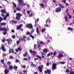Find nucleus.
Listing matches in <instances>:
<instances>
[{
  "label": "nucleus",
  "mask_w": 74,
  "mask_h": 74,
  "mask_svg": "<svg viewBox=\"0 0 74 74\" xmlns=\"http://www.w3.org/2000/svg\"><path fill=\"white\" fill-rule=\"evenodd\" d=\"M16 19L18 20V19H20L21 18L20 17H21L22 16V14H21L20 13H17L16 14Z\"/></svg>",
  "instance_id": "f257e3e1"
},
{
  "label": "nucleus",
  "mask_w": 74,
  "mask_h": 74,
  "mask_svg": "<svg viewBox=\"0 0 74 74\" xmlns=\"http://www.w3.org/2000/svg\"><path fill=\"white\" fill-rule=\"evenodd\" d=\"M26 27L28 28L29 29H33V26L32 25V23L30 24H27L26 25Z\"/></svg>",
  "instance_id": "f03ea898"
},
{
  "label": "nucleus",
  "mask_w": 74,
  "mask_h": 74,
  "mask_svg": "<svg viewBox=\"0 0 74 74\" xmlns=\"http://www.w3.org/2000/svg\"><path fill=\"white\" fill-rule=\"evenodd\" d=\"M62 11V9L59 7H58L56 8L55 11L57 13H59Z\"/></svg>",
  "instance_id": "7ed1b4c3"
},
{
  "label": "nucleus",
  "mask_w": 74,
  "mask_h": 74,
  "mask_svg": "<svg viewBox=\"0 0 74 74\" xmlns=\"http://www.w3.org/2000/svg\"><path fill=\"white\" fill-rule=\"evenodd\" d=\"M56 66L57 65L55 63H53L52 65V69L53 70H55L56 69H57V67H56Z\"/></svg>",
  "instance_id": "20e7f679"
},
{
  "label": "nucleus",
  "mask_w": 74,
  "mask_h": 74,
  "mask_svg": "<svg viewBox=\"0 0 74 74\" xmlns=\"http://www.w3.org/2000/svg\"><path fill=\"white\" fill-rule=\"evenodd\" d=\"M18 5H19V6L23 5V3H23V1L22 0H18Z\"/></svg>",
  "instance_id": "39448f33"
},
{
  "label": "nucleus",
  "mask_w": 74,
  "mask_h": 74,
  "mask_svg": "<svg viewBox=\"0 0 74 74\" xmlns=\"http://www.w3.org/2000/svg\"><path fill=\"white\" fill-rule=\"evenodd\" d=\"M0 31H1L2 32H3V31H4L5 32H6L7 31V29H6L5 27H3V28H2V27H0Z\"/></svg>",
  "instance_id": "423d86ee"
},
{
  "label": "nucleus",
  "mask_w": 74,
  "mask_h": 74,
  "mask_svg": "<svg viewBox=\"0 0 74 74\" xmlns=\"http://www.w3.org/2000/svg\"><path fill=\"white\" fill-rule=\"evenodd\" d=\"M1 49L3 51L5 52L6 51V49H5V45L4 44L2 45L1 46Z\"/></svg>",
  "instance_id": "0eeeda50"
},
{
  "label": "nucleus",
  "mask_w": 74,
  "mask_h": 74,
  "mask_svg": "<svg viewBox=\"0 0 74 74\" xmlns=\"http://www.w3.org/2000/svg\"><path fill=\"white\" fill-rule=\"evenodd\" d=\"M6 41H7V42H8V44H9V45H10V44L12 43V40L11 39H8L6 40Z\"/></svg>",
  "instance_id": "6e6552de"
},
{
  "label": "nucleus",
  "mask_w": 74,
  "mask_h": 74,
  "mask_svg": "<svg viewBox=\"0 0 74 74\" xmlns=\"http://www.w3.org/2000/svg\"><path fill=\"white\" fill-rule=\"evenodd\" d=\"M51 70H50L49 69H47V71H45V74L48 73L49 74H51Z\"/></svg>",
  "instance_id": "1a4fd4ad"
},
{
  "label": "nucleus",
  "mask_w": 74,
  "mask_h": 74,
  "mask_svg": "<svg viewBox=\"0 0 74 74\" xmlns=\"http://www.w3.org/2000/svg\"><path fill=\"white\" fill-rule=\"evenodd\" d=\"M22 27V24H20L19 26H18L16 27V29L17 30H19L20 29H21V27Z\"/></svg>",
  "instance_id": "9d476101"
},
{
  "label": "nucleus",
  "mask_w": 74,
  "mask_h": 74,
  "mask_svg": "<svg viewBox=\"0 0 74 74\" xmlns=\"http://www.w3.org/2000/svg\"><path fill=\"white\" fill-rule=\"evenodd\" d=\"M26 38V36H24L23 38H21V39H19V40H21V41H22V42H23V41H24V42H25L26 41V40H25V39Z\"/></svg>",
  "instance_id": "9b49d317"
},
{
  "label": "nucleus",
  "mask_w": 74,
  "mask_h": 74,
  "mask_svg": "<svg viewBox=\"0 0 74 74\" xmlns=\"http://www.w3.org/2000/svg\"><path fill=\"white\" fill-rule=\"evenodd\" d=\"M29 52L31 53H33V54L34 56L36 55V51H32V50H30Z\"/></svg>",
  "instance_id": "f8f14e48"
},
{
  "label": "nucleus",
  "mask_w": 74,
  "mask_h": 74,
  "mask_svg": "<svg viewBox=\"0 0 74 74\" xmlns=\"http://www.w3.org/2000/svg\"><path fill=\"white\" fill-rule=\"evenodd\" d=\"M59 5L60 7L59 8H60L61 9L62 8H64V6L63 5H62L61 4L59 3Z\"/></svg>",
  "instance_id": "ddd939ff"
},
{
  "label": "nucleus",
  "mask_w": 74,
  "mask_h": 74,
  "mask_svg": "<svg viewBox=\"0 0 74 74\" xmlns=\"http://www.w3.org/2000/svg\"><path fill=\"white\" fill-rule=\"evenodd\" d=\"M49 20V18H48L47 20L46 21V25H45V26H46L47 27H50L48 25V24L47 23V22H48V21Z\"/></svg>",
  "instance_id": "4468645a"
},
{
  "label": "nucleus",
  "mask_w": 74,
  "mask_h": 74,
  "mask_svg": "<svg viewBox=\"0 0 74 74\" xmlns=\"http://www.w3.org/2000/svg\"><path fill=\"white\" fill-rule=\"evenodd\" d=\"M38 69L40 72L41 73H42V68L41 67L39 66L38 67Z\"/></svg>",
  "instance_id": "2eb2a0df"
},
{
  "label": "nucleus",
  "mask_w": 74,
  "mask_h": 74,
  "mask_svg": "<svg viewBox=\"0 0 74 74\" xmlns=\"http://www.w3.org/2000/svg\"><path fill=\"white\" fill-rule=\"evenodd\" d=\"M39 5H40V7H41L42 8L43 7H45V5H44V4L43 3H41Z\"/></svg>",
  "instance_id": "dca6fc26"
},
{
  "label": "nucleus",
  "mask_w": 74,
  "mask_h": 74,
  "mask_svg": "<svg viewBox=\"0 0 74 74\" xmlns=\"http://www.w3.org/2000/svg\"><path fill=\"white\" fill-rule=\"evenodd\" d=\"M1 12L2 14H4L6 12V10H1Z\"/></svg>",
  "instance_id": "f3484780"
},
{
  "label": "nucleus",
  "mask_w": 74,
  "mask_h": 74,
  "mask_svg": "<svg viewBox=\"0 0 74 74\" xmlns=\"http://www.w3.org/2000/svg\"><path fill=\"white\" fill-rule=\"evenodd\" d=\"M58 58H62V57H63V55L62 54H60L58 55Z\"/></svg>",
  "instance_id": "a211bd4d"
},
{
  "label": "nucleus",
  "mask_w": 74,
  "mask_h": 74,
  "mask_svg": "<svg viewBox=\"0 0 74 74\" xmlns=\"http://www.w3.org/2000/svg\"><path fill=\"white\" fill-rule=\"evenodd\" d=\"M43 51L44 53L45 52L46 53H47V52H48V51L47 50V49H45L43 50Z\"/></svg>",
  "instance_id": "6ab92c4d"
},
{
  "label": "nucleus",
  "mask_w": 74,
  "mask_h": 74,
  "mask_svg": "<svg viewBox=\"0 0 74 74\" xmlns=\"http://www.w3.org/2000/svg\"><path fill=\"white\" fill-rule=\"evenodd\" d=\"M5 74H7V73H9V71H7V69H6L5 70Z\"/></svg>",
  "instance_id": "aec40b11"
},
{
  "label": "nucleus",
  "mask_w": 74,
  "mask_h": 74,
  "mask_svg": "<svg viewBox=\"0 0 74 74\" xmlns=\"http://www.w3.org/2000/svg\"><path fill=\"white\" fill-rule=\"evenodd\" d=\"M36 31L38 34L39 35V34H40V33H39V31L38 30V27L36 28Z\"/></svg>",
  "instance_id": "412c9836"
},
{
  "label": "nucleus",
  "mask_w": 74,
  "mask_h": 74,
  "mask_svg": "<svg viewBox=\"0 0 74 74\" xmlns=\"http://www.w3.org/2000/svg\"><path fill=\"white\" fill-rule=\"evenodd\" d=\"M16 11H21V8L19 7H17L16 8Z\"/></svg>",
  "instance_id": "4be33fe9"
},
{
  "label": "nucleus",
  "mask_w": 74,
  "mask_h": 74,
  "mask_svg": "<svg viewBox=\"0 0 74 74\" xmlns=\"http://www.w3.org/2000/svg\"><path fill=\"white\" fill-rule=\"evenodd\" d=\"M11 22H12V23H15V24L17 23V21H16L11 20Z\"/></svg>",
  "instance_id": "5701e85b"
},
{
  "label": "nucleus",
  "mask_w": 74,
  "mask_h": 74,
  "mask_svg": "<svg viewBox=\"0 0 74 74\" xmlns=\"http://www.w3.org/2000/svg\"><path fill=\"white\" fill-rule=\"evenodd\" d=\"M31 66H34V67H36V65L35 64H33V62H31Z\"/></svg>",
  "instance_id": "b1692460"
},
{
  "label": "nucleus",
  "mask_w": 74,
  "mask_h": 74,
  "mask_svg": "<svg viewBox=\"0 0 74 74\" xmlns=\"http://www.w3.org/2000/svg\"><path fill=\"white\" fill-rule=\"evenodd\" d=\"M12 53H14V54H15L16 55H17V53H16L14 52V49H12Z\"/></svg>",
  "instance_id": "393cba45"
},
{
  "label": "nucleus",
  "mask_w": 74,
  "mask_h": 74,
  "mask_svg": "<svg viewBox=\"0 0 74 74\" xmlns=\"http://www.w3.org/2000/svg\"><path fill=\"white\" fill-rule=\"evenodd\" d=\"M23 55L24 57H26L27 55V51H26L25 53Z\"/></svg>",
  "instance_id": "a878e982"
},
{
  "label": "nucleus",
  "mask_w": 74,
  "mask_h": 74,
  "mask_svg": "<svg viewBox=\"0 0 74 74\" xmlns=\"http://www.w3.org/2000/svg\"><path fill=\"white\" fill-rule=\"evenodd\" d=\"M1 26H3L4 25L5 26L6 25V23H1Z\"/></svg>",
  "instance_id": "bb28decb"
},
{
  "label": "nucleus",
  "mask_w": 74,
  "mask_h": 74,
  "mask_svg": "<svg viewBox=\"0 0 74 74\" xmlns=\"http://www.w3.org/2000/svg\"><path fill=\"white\" fill-rule=\"evenodd\" d=\"M68 30H70L71 32H72V31L73 30V29L72 28L69 27L68 28Z\"/></svg>",
  "instance_id": "cd10ccee"
},
{
  "label": "nucleus",
  "mask_w": 74,
  "mask_h": 74,
  "mask_svg": "<svg viewBox=\"0 0 74 74\" xmlns=\"http://www.w3.org/2000/svg\"><path fill=\"white\" fill-rule=\"evenodd\" d=\"M46 29L45 28H44V29H42L41 30V32H42V33H44L45 32V30Z\"/></svg>",
  "instance_id": "c85d7f7f"
},
{
  "label": "nucleus",
  "mask_w": 74,
  "mask_h": 74,
  "mask_svg": "<svg viewBox=\"0 0 74 74\" xmlns=\"http://www.w3.org/2000/svg\"><path fill=\"white\" fill-rule=\"evenodd\" d=\"M40 44H41V45H44V42H43L42 41H41L40 42Z\"/></svg>",
  "instance_id": "c756f323"
},
{
  "label": "nucleus",
  "mask_w": 74,
  "mask_h": 74,
  "mask_svg": "<svg viewBox=\"0 0 74 74\" xmlns=\"http://www.w3.org/2000/svg\"><path fill=\"white\" fill-rule=\"evenodd\" d=\"M32 34H31V33H30L29 32H27V35H29L30 36V35H31Z\"/></svg>",
  "instance_id": "7c9ffc66"
},
{
  "label": "nucleus",
  "mask_w": 74,
  "mask_h": 74,
  "mask_svg": "<svg viewBox=\"0 0 74 74\" xmlns=\"http://www.w3.org/2000/svg\"><path fill=\"white\" fill-rule=\"evenodd\" d=\"M30 36L31 37H32V39H34V36H32V34H31V35H30Z\"/></svg>",
  "instance_id": "2f4dec72"
},
{
  "label": "nucleus",
  "mask_w": 74,
  "mask_h": 74,
  "mask_svg": "<svg viewBox=\"0 0 74 74\" xmlns=\"http://www.w3.org/2000/svg\"><path fill=\"white\" fill-rule=\"evenodd\" d=\"M1 62L2 64H4V60H1Z\"/></svg>",
  "instance_id": "473e14b6"
},
{
  "label": "nucleus",
  "mask_w": 74,
  "mask_h": 74,
  "mask_svg": "<svg viewBox=\"0 0 74 74\" xmlns=\"http://www.w3.org/2000/svg\"><path fill=\"white\" fill-rule=\"evenodd\" d=\"M70 74H74V71H71L70 72Z\"/></svg>",
  "instance_id": "72a5a7b5"
},
{
  "label": "nucleus",
  "mask_w": 74,
  "mask_h": 74,
  "mask_svg": "<svg viewBox=\"0 0 74 74\" xmlns=\"http://www.w3.org/2000/svg\"><path fill=\"white\" fill-rule=\"evenodd\" d=\"M18 49L19 51H22V48H21L20 47H18Z\"/></svg>",
  "instance_id": "f704fd0d"
},
{
  "label": "nucleus",
  "mask_w": 74,
  "mask_h": 74,
  "mask_svg": "<svg viewBox=\"0 0 74 74\" xmlns=\"http://www.w3.org/2000/svg\"><path fill=\"white\" fill-rule=\"evenodd\" d=\"M32 31L31 32V33H34V29H32Z\"/></svg>",
  "instance_id": "c9c22d12"
},
{
  "label": "nucleus",
  "mask_w": 74,
  "mask_h": 74,
  "mask_svg": "<svg viewBox=\"0 0 74 74\" xmlns=\"http://www.w3.org/2000/svg\"><path fill=\"white\" fill-rule=\"evenodd\" d=\"M36 56L38 58H39V59H41V56H39L38 55Z\"/></svg>",
  "instance_id": "e433bc0d"
},
{
  "label": "nucleus",
  "mask_w": 74,
  "mask_h": 74,
  "mask_svg": "<svg viewBox=\"0 0 74 74\" xmlns=\"http://www.w3.org/2000/svg\"><path fill=\"white\" fill-rule=\"evenodd\" d=\"M68 18V17H67V16H66L65 17H64V19L65 20H66L67 21V20H68L67 19Z\"/></svg>",
  "instance_id": "4c0bfd02"
},
{
  "label": "nucleus",
  "mask_w": 74,
  "mask_h": 74,
  "mask_svg": "<svg viewBox=\"0 0 74 74\" xmlns=\"http://www.w3.org/2000/svg\"><path fill=\"white\" fill-rule=\"evenodd\" d=\"M11 62H8V63H7V64L9 65V66H10V64H11Z\"/></svg>",
  "instance_id": "58836bf2"
},
{
  "label": "nucleus",
  "mask_w": 74,
  "mask_h": 74,
  "mask_svg": "<svg viewBox=\"0 0 74 74\" xmlns=\"http://www.w3.org/2000/svg\"><path fill=\"white\" fill-rule=\"evenodd\" d=\"M19 43H20V40H18L16 41V44L17 45H18Z\"/></svg>",
  "instance_id": "ea45409f"
},
{
  "label": "nucleus",
  "mask_w": 74,
  "mask_h": 74,
  "mask_svg": "<svg viewBox=\"0 0 74 74\" xmlns=\"http://www.w3.org/2000/svg\"><path fill=\"white\" fill-rule=\"evenodd\" d=\"M37 45H38V49H40V45L39 44H38Z\"/></svg>",
  "instance_id": "a19ab883"
},
{
  "label": "nucleus",
  "mask_w": 74,
  "mask_h": 74,
  "mask_svg": "<svg viewBox=\"0 0 74 74\" xmlns=\"http://www.w3.org/2000/svg\"><path fill=\"white\" fill-rule=\"evenodd\" d=\"M12 38H13V39H15V38H16V36L15 35H13L12 36Z\"/></svg>",
  "instance_id": "79ce46f5"
},
{
  "label": "nucleus",
  "mask_w": 74,
  "mask_h": 74,
  "mask_svg": "<svg viewBox=\"0 0 74 74\" xmlns=\"http://www.w3.org/2000/svg\"><path fill=\"white\" fill-rule=\"evenodd\" d=\"M62 2L64 3V4H66V0H63Z\"/></svg>",
  "instance_id": "37998d69"
},
{
  "label": "nucleus",
  "mask_w": 74,
  "mask_h": 74,
  "mask_svg": "<svg viewBox=\"0 0 74 74\" xmlns=\"http://www.w3.org/2000/svg\"><path fill=\"white\" fill-rule=\"evenodd\" d=\"M66 72L67 73H69L70 72V70H69V69H66Z\"/></svg>",
  "instance_id": "c03bdc74"
},
{
  "label": "nucleus",
  "mask_w": 74,
  "mask_h": 74,
  "mask_svg": "<svg viewBox=\"0 0 74 74\" xmlns=\"http://www.w3.org/2000/svg\"><path fill=\"white\" fill-rule=\"evenodd\" d=\"M18 62H19V60L16 59L15 60L16 63H18Z\"/></svg>",
  "instance_id": "a18cd8bd"
},
{
  "label": "nucleus",
  "mask_w": 74,
  "mask_h": 74,
  "mask_svg": "<svg viewBox=\"0 0 74 74\" xmlns=\"http://www.w3.org/2000/svg\"><path fill=\"white\" fill-rule=\"evenodd\" d=\"M13 5L14 6V7H15V8H16V4L14 3L13 4Z\"/></svg>",
  "instance_id": "49530a36"
},
{
  "label": "nucleus",
  "mask_w": 74,
  "mask_h": 74,
  "mask_svg": "<svg viewBox=\"0 0 74 74\" xmlns=\"http://www.w3.org/2000/svg\"><path fill=\"white\" fill-rule=\"evenodd\" d=\"M68 15H69V19H71V18H72V16H71V15L69 14H68Z\"/></svg>",
  "instance_id": "de8ad7c7"
},
{
  "label": "nucleus",
  "mask_w": 74,
  "mask_h": 74,
  "mask_svg": "<svg viewBox=\"0 0 74 74\" xmlns=\"http://www.w3.org/2000/svg\"><path fill=\"white\" fill-rule=\"evenodd\" d=\"M2 42H4L5 41V40L4 38L2 40Z\"/></svg>",
  "instance_id": "09e8293b"
},
{
  "label": "nucleus",
  "mask_w": 74,
  "mask_h": 74,
  "mask_svg": "<svg viewBox=\"0 0 74 74\" xmlns=\"http://www.w3.org/2000/svg\"><path fill=\"white\" fill-rule=\"evenodd\" d=\"M3 20V18L1 17V16H0V23H1V22Z\"/></svg>",
  "instance_id": "8fccbe9b"
},
{
  "label": "nucleus",
  "mask_w": 74,
  "mask_h": 74,
  "mask_svg": "<svg viewBox=\"0 0 74 74\" xmlns=\"http://www.w3.org/2000/svg\"><path fill=\"white\" fill-rule=\"evenodd\" d=\"M10 16V14H9V13H7L6 14V17H8Z\"/></svg>",
  "instance_id": "3c124183"
},
{
  "label": "nucleus",
  "mask_w": 74,
  "mask_h": 74,
  "mask_svg": "<svg viewBox=\"0 0 74 74\" xmlns=\"http://www.w3.org/2000/svg\"><path fill=\"white\" fill-rule=\"evenodd\" d=\"M53 56H55L56 55V52L54 51V53H53Z\"/></svg>",
  "instance_id": "603ef678"
},
{
  "label": "nucleus",
  "mask_w": 74,
  "mask_h": 74,
  "mask_svg": "<svg viewBox=\"0 0 74 74\" xmlns=\"http://www.w3.org/2000/svg\"><path fill=\"white\" fill-rule=\"evenodd\" d=\"M14 69H18V67H17V66H14Z\"/></svg>",
  "instance_id": "864d4df0"
},
{
  "label": "nucleus",
  "mask_w": 74,
  "mask_h": 74,
  "mask_svg": "<svg viewBox=\"0 0 74 74\" xmlns=\"http://www.w3.org/2000/svg\"><path fill=\"white\" fill-rule=\"evenodd\" d=\"M52 1L53 2H54V3H57V1L55 0H52Z\"/></svg>",
  "instance_id": "5fc2aeb1"
},
{
  "label": "nucleus",
  "mask_w": 74,
  "mask_h": 74,
  "mask_svg": "<svg viewBox=\"0 0 74 74\" xmlns=\"http://www.w3.org/2000/svg\"><path fill=\"white\" fill-rule=\"evenodd\" d=\"M15 51H16V52H17V53L18 52V51H19V50H18V48L17 49H15Z\"/></svg>",
  "instance_id": "6e6d98bb"
},
{
  "label": "nucleus",
  "mask_w": 74,
  "mask_h": 74,
  "mask_svg": "<svg viewBox=\"0 0 74 74\" xmlns=\"http://www.w3.org/2000/svg\"><path fill=\"white\" fill-rule=\"evenodd\" d=\"M9 68L10 69H13V66H10Z\"/></svg>",
  "instance_id": "4d7b16f0"
},
{
  "label": "nucleus",
  "mask_w": 74,
  "mask_h": 74,
  "mask_svg": "<svg viewBox=\"0 0 74 74\" xmlns=\"http://www.w3.org/2000/svg\"><path fill=\"white\" fill-rule=\"evenodd\" d=\"M7 19V16H5L4 17V20H6Z\"/></svg>",
  "instance_id": "13d9d810"
},
{
  "label": "nucleus",
  "mask_w": 74,
  "mask_h": 74,
  "mask_svg": "<svg viewBox=\"0 0 74 74\" xmlns=\"http://www.w3.org/2000/svg\"><path fill=\"white\" fill-rule=\"evenodd\" d=\"M7 34V32H4L3 33V34H4V35H6Z\"/></svg>",
  "instance_id": "bf43d9fd"
},
{
  "label": "nucleus",
  "mask_w": 74,
  "mask_h": 74,
  "mask_svg": "<svg viewBox=\"0 0 74 74\" xmlns=\"http://www.w3.org/2000/svg\"><path fill=\"white\" fill-rule=\"evenodd\" d=\"M22 67H23V68L24 69H25V68H26V66H25L24 65H22Z\"/></svg>",
  "instance_id": "052dcab7"
},
{
  "label": "nucleus",
  "mask_w": 74,
  "mask_h": 74,
  "mask_svg": "<svg viewBox=\"0 0 74 74\" xmlns=\"http://www.w3.org/2000/svg\"><path fill=\"white\" fill-rule=\"evenodd\" d=\"M34 48H35V49H37V48H36V45L35 44L34 45Z\"/></svg>",
  "instance_id": "680f3d73"
},
{
  "label": "nucleus",
  "mask_w": 74,
  "mask_h": 74,
  "mask_svg": "<svg viewBox=\"0 0 74 74\" xmlns=\"http://www.w3.org/2000/svg\"><path fill=\"white\" fill-rule=\"evenodd\" d=\"M23 60H26V61H27V59L26 58H23Z\"/></svg>",
  "instance_id": "e2e57ef3"
},
{
  "label": "nucleus",
  "mask_w": 74,
  "mask_h": 74,
  "mask_svg": "<svg viewBox=\"0 0 74 74\" xmlns=\"http://www.w3.org/2000/svg\"><path fill=\"white\" fill-rule=\"evenodd\" d=\"M69 4L66 3V6H69Z\"/></svg>",
  "instance_id": "0e129e2a"
},
{
  "label": "nucleus",
  "mask_w": 74,
  "mask_h": 74,
  "mask_svg": "<svg viewBox=\"0 0 74 74\" xmlns=\"http://www.w3.org/2000/svg\"><path fill=\"white\" fill-rule=\"evenodd\" d=\"M13 56H10V58L11 59H13Z\"/></svg>",
  "instance_id": "69168bd1"
},
{
  "label": "nucleus",
  "mask_w": 74,
  "mask_h": 74,
  "mask_svg": "<svg viewBox=\"0 0 74 74\" xmlns=\"http://www.w3.org/2000/svg\"><path fill=\"white\" fill-rule=\"evenodd\" d=\"M11 32H12V33H15V31L13 29H12L11 30Z\"/></svg>",
  "instance_id": "338daca9"
},
{
  "label": "nucleus",
  "mask_w": 74,
  "mask_h": 74,
  "mask_svg": "<svg viewBox=\"0 0 74 74\" xmlns=\"http://www.w3.org/2000/svg\"><path fill=\"white\" fill-rule=\"evenodd\" d=\"M64 62L63 61H62L61 63L60 64H64Z\"/></svg>",
  "instance_id": "774afa93"
}]
</instances>
